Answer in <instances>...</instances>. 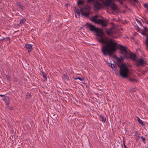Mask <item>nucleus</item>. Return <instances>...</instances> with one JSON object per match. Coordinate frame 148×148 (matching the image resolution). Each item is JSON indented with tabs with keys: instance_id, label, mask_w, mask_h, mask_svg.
<instances>
[{
	"instance_id": "19",
	"label": "nucleus",
	"mask_w": 148,
	"mask_h": 148,
	"mask_svg": "<svg viewBox=\"0 0 148 148\" xmlns=\"http://www.w3.org/2000/svg\"><path fill=\"white\" fill-rule=\"evenodd\" d=\"M116 66L115 64H110V66L113 69H115V66Z\"/></svg>"
},
{
	"instance_id": "5",
	"label": "nucleus",
	"mask_w": 148,
	"mask_h": 148,
	"mask_svg": "<svg viewBox=\"0 0 148 148\" xmlns=\"http://www.w3.org/2000/svg\"><path fill=\"white\" fill-rule=\"evenodd\" d=\"M86 26L89 28V29L90 31L95 32L97 29L93 25L88 23H86Z\"/></svg>"
},
{
	"instance_id": "36",
	"label": "nucleus",
	"mask_w": 148,
	"mask_h": 148,
	"mask_svg": "<svg viewBox=\"0 0 148 148\" xmlns=\"http://www.w3.org/2000/svg\"><path fill=\"white\" fill-rule=\"evenodd\" d=\"M119 0V2L121 4H123V3L122 2H121V1L120 0Z\"/></svg>"
},
{
	"instance_id": "12",
	"label": "nucleus",
	"mask_w": 148,
	"mask_h": 148,
	"mask_svg": "<svg viewBox=\"0 0 148 148\" xmlns=\"http://www.w3.org/2000/svg\"><path fill=\"white\" fill-rule=\"evenodd\" d=\"M97 15H95L93 17H91V21L93 22H95L96 20L97 19Z\"/></svg>"
},
{
	"instance_id": "37",
	"label": "nucleus",
	"mask_w": 148,
	"mask_h": 148,
	"mask_svg": "<svg viewBox=\"0 0 148 148\" xmlns=\"http://www.w3.org/2000/svg\"><path fill=\"white\" fill-rule=\"evenodd\" d=\"M9 40L10 42V39L9 38Z\"/></svg>"
},
{
	"instance_id": "35",
	"label": "nucleus",
	"mask_w": 148,
	"mask_h": 148,
	"mask_svg": "<svg viewBox=\"0 0 148 148\" xmlns=\"http://www.w3.org/2000/svg\"><path fill=\"white\" fill-rule=\"evenodd\" d=\"M48 21L49 22V21H51V18L49 17V18H48Z\"/></svg>"
},
{
	"instance_id": "32",
	"label": "nucleus",
	"mask_w": 148,
	"mask_h": 148,
	"mask_svg": "<svg viewBox=\"0 0 148 148\" xmlns=\"http://www.w3.org/2000/svg\"><path fill=\"white\" fill-rule=\"evenodd\" d=\"M5 39V38H2L1 39H0V41H1V40H4V39Z\"/></svg>"
},
{
	"instance_id": "11",
	"label": "nucleus",
	"mask_w": 148,
	"mask_h": 148,
	"mask_svg": "<svg viewBox=\"0 0 148 148\" xmlns=\"http://www.w3.org/2000/svg\"><path fill=\"white\" fill-rule=\"evenodd\" d=\"M102 27H105L107 25V24L105 21L102 20L100 24Z\"/></svg>"
},
{
	"instance_id": "33",
	"label": "nucleus",
	"mask_w": 148,
	"mask_h": 148,
	"mask_svg": "<svg viewBox=\"0 0 148 148\" xmlns=\"http://www.w3.org/2000/svg\"><path fill=\"white\" fill-rule=\"evenodd\" d=\"M133 1L135 2H138V0H133Z\"/></svg>"
},
{
	"instance_id": "27",
	"label": "nucleus",
	"mask_w": 148,
	"mask_h": 148,
	"mask_svg": "<svg viewBox=\"0 0 148 148\" xmlns=\"http://www.w3.org/2000/svg\"><path fill=\"white\" fill-rule=\"evenodd\" d=\"M137 22H138V23H139L140 25L141 26H142V24L141 23V22L140 21H139L138 20L137 21Z\"/></svg>"
},
{
	"instance_id": "18",
	"label": "nucleus",
	"mask_w": 148,
	"mask_h": 148,
	"mask_svg": "<svg viewBox=\"0 0 148 148\" xmlns=\"http://www.w3.org/2000/svg\"><path fill=\"white\" fill-rule=\"evenodd\" d=\"M101 20H102L100 19H97L95 23L98 24H100L101 21Z\"/></svg>"
},
{
	"instance_id": "28",
	"label": "nucleus",
	"mask_w": 148,
	"mask_h": 148,
	"mask_svg": "<svg viewBox=\"0 0 148 148\" xmlns=\"http://www.w3.org/2000/svg\"><path fill=\"white\" fill-rule=\"evenodd\" d=\"M123 145H124V148H127V146L125 144V142L124 141H123Z\"/></svg>"
},
{
	"instance_id": "14",
	"label": "nucleus",
	"mask_w": 148,
	"mask_h": 148,
	"mask_svg": "<svg viewBox=\"0 0 148 148\" xmlns=\"http://www.w3.org/2000/svg\"><path fill=\"white\" fill-rule=\"evenodd\" d=\"M3 100H4L5 103L7 104H8L9 103V98L8 97H5Z\"/></svg>"
},
{
	"instance_id": "3",
	"label": "nucleus",
	"mask_w": 148,
	"mask_h": 148,
	"mask_svg": "<svg viewBox=\"0 0 148 148\" xmlns=\"http://www.w3.org/2000/svg\"><path fill=\"white\" fill-rule=\"evenodd\" d=\"M114 0H106L103 1V4L106 7L110 8L112 10L116 11L118 10V7L114 2Z\"/></svg>"
},
{
	"instance_id": "22",
	"label": "nucleus",
	"mask_w": 148,
	"mask_h": 148,
	"mask_svg": "<svg viewBox=\"0 0 148 148\" xmlns=\"http://www.w3.org/2000/svg\"><path fill=\"white\" fill-rule=\"evenodd\" d=\"M134 136H135L134 137L136 139V140H138L139 139V136L138 134H136Z\"/></svg>"
},
{
	"instance_id": "9",
	"label": "nucleus",
	"mask_w": 148,
	"mask_h": 148,
	"mask_svg": "<svg viewBox=\"0 0 148 148\" xmlns=\"http://www.w3.org/2000/svg\"><path fill=\"white\" fill-rule=\"evenodd\" d=\"M83 9L81 8L80 9V11L81 14L82 15H84L85 16H88L90 14L89 12H85L83 11Z\"/></svg>"
},
{
	"instance_id": "21",
	"label": "nucleus",
	"mask_w": 148,
	"mask_h": 148,
	"mask_svg": "<svg viewBox=\"0 0 148 148\" xmlns=\"http://www.w3.org/2000/svg\"><path fill=\"white\" fill-rule=\"evenodd\" d=\"M42 73L43 75V78H44V79L45 81H47V76H46V74L43 72H42Z\"/></svg>"
},
{
	"instance_id": "23",
	"label": "nucleus",
	"mask_w": 148,
	"mask_h": 148,
	"mask_svg": "<svg viewBox=\"0 0 148 148\" xmlns=\"http://www.w3.org/2000/svg\"><path fill=\"white\" fill-rule=\"evenodd\" d=\"M84 3V1H83L78 0V2H77V4L78 5H82Z\"/></svg>"
},
{
	"instance_id": "4",
	"label": "nucleus",
	"mask_w": 148,
	"mask_h": 148,
	"mask_svg": "<svg viewBox=\"0 0 148 148\" xmlns=\"http://www.w3.org/2000/svg\"><path fill=\"white\" fill-rule=\"evenodd\" d=\"M120 75L123 78L127 77L128 75L129 71L127 67L125 64H122L120 67Z\"/></svg>"
},
{
	"instance_id": "30",
	"label": "nucleus",
	"mask_w": 148,
	"mask_h": 148,
	"mask_svg": "<svg viewBox=\"0 0 148 148\" xmlns=\"http://www.w3.org/2000/svg\"><path fill=\"white\" fill-rule=\"evenodd\" d=\"M88 1L89 2H90L93 1L94 0H88Z\"/></svg>"
},
{
	"instance_id": "6",
	"label": "nucleus",
	"mask_w": 148,
	"mask_h": 148,
	"mask_svg": "<svg viewBox=\"0 0 148 148\" xmlns=\"http://www.w3.org/2000/svg\"><path fill=\"white\" fill-rule=\"evenodd\" d=\"M113 27L107 30H106V32L108 35L110 36L113 34L114 32L113 30Z\"/></svg>"
},
{
	"instance_id": "10",
	"label": "nucleus",
	"mask_w": 148,
	"mask_h": 148,
	"mask_svg": "<svg viewBox=\"0 0 148 148\" xmlns=\"http://www.w3.org/2000/svg\"><path fill=\"white\" fill-rule=\"evenodd\" d=\"M137 62L141 65H143L144 63L145 62V61L144 60L142 59H140L138 60Z\"/></svg>"
},
{
	"instance_id": "16",
	"label": "nucleus",
	"mask_w": 148,
	"mask_h": 148,
	"mask_svg": "<svg viewBox=\"0 0 148 148\" xmlns=\"http://www.w3.org/2000/svg\"><path fill=\"white\" fill-rule=\"evenodd\" d=\"M137 121H138L139 123L141 124L142 126H144L145 125V124L143 123V121L140 120V118L138 117H137Z\"/></svg>"
},
{
	"instance_id": "2",
	"label": "nucleus",
	"mask_w": 148,
	"mask_h": 148,
	"mask_svg": "<svg viewBox=\"0 0 148 148\" xmlns=\"http://www.w3.org/2000/svg\"><path fill=\"white\" fill-rule=\"evenodd\" d=\"M120 50L121 51V53L124 56L123 58L127 59H131L135 61L136 56L131 52L127 47L120 45Z\"/></svg>"
},
{
	"instance_id": "13",
	"label": "nucleus",
	"mask_w": 148,
	"mask_h": 148,
	"mask_svg": "<svg viewBox=\"0 0 148 148\" xmlns=\"http://www.w3.org/2000/svg\"><path fill=\"white\" fill-rule=\"evenodd\" d=\"M25 21L26 19L25 18H22L21 19L20 21V23L18 24V26L20 24H23L25 22Z\"/></svg>"
},
{
	"instance_id": "38",
	"label": "nucleus",
	"mask_w": 148,
	"mask_h": 148,
	"mask_svg": "<svg viewBox=\"0 0 148 148\" xmlns=\"http://www.w3.org/2000/svg\"><path fill=\"white\" fill-rule=\"evenodd\" d=\"M64 75L65 76H66L64 74Z\"/></svg>"
},
{
	"instance_id": "17",
	"label": "nucleus",
	"mask_w": 148,
	"mask_h": 148,
	"mask_svg": "<svg viewBox=\"0 0 148 148\" xmlns=\"http://www.w3.org/2000/svg\"><path fill=\"white\" fill-rule=\"evenodd\" d=\"M100 119H101V121L103 122H105L106 121V118L105 117H104L102 115H100Z\"/></svg>"
},
{
	"instance_id": "15",
	"label": "nucleus",
	"mask_w": 148,
	"mask_h": 148,
	"mask_svg": "<svg viewBox=\"0 0 148 148\" xmlns=\"http://www.w3.org/2000/svg\"><path fill=\"white\" fill-rule=\"evenodd\" d=\"M75 17H77V15H78V16H79L80 15V12L79 11V10L78 9H76V10H75Z\"/></svg>"
},
{
	"instance_id": "1",
	"label": "nucleus",
	"mask_w": 148,
	"mask_h": 148,
	"mask_svg": "<svg viewBox=\"0 0 148 148\" xmlns=\"http://www.w3.org/2000/svg\"><path fill=\"white\" fill-rule=\"evenodd\" d=\"M96 33L97 40L102 43L101 49L103 54L106 55L107 54H110L116 51L117 43L112 40L108 41L107 39L103 38V30L97 28L95 32Z\"/></svg>"
},
{
	"instance_id": "8",
	"label": "nucleus",
	"mask_w": 148,
	"mask_h": 148,
	"mask_svg": "<svg viewBox=\"0 0 148 148\" xmlns=\"http://www.w3.org/2000/svg\"><path fill=\"white\" fill-rule=\"evenodd\" d=\"M25 47L27 49L29 53L32 49V46L31 44H27L25 45Z\"/></svg>"
},
{
	"instance_id": "25",
	"label": "nucleus",
	"mask_w": 148,
	"mask_h": 148,
	"mask_svg": "<svg viewBox=\"0 0 148 148\" xmlns=\"http://www.w3.org/2000/svg\"><path fill=\"white\" fill-rule=\"evenodd\" d=\"M143 6L147 9L148 10V5L147 4H144Z\"/></svg>"
},
{
	"instance_id": "34",
	"label": "nucleus",
	"mask_w": 148,
	"mask_h": 148,
	"mask_svg": "<svg viewBox=\"0 0 148 148\" xmlns=\"http://www.w3.org/2000/svg\"><path fill=\"white\" fill-rule=\"evenodd\" d=\"M4 96H5V95H0V96L1 97H3Z\"/></svg>"
},
{
	"instance_id": "31",
	"label": "nucleus",
	"mask_w": 148,
	"mask_h": 148,
	"mask_svg": "<svg viewBox=\"0 0 148 148\" xmlns=\"http://www.w3.org/2000/svg\"><path fill=\"white\" fill-rule=\"evenodd\" d=\"M65 78L66 79H68L69 77L67 76H65Z\"/></svg>"
},
{
	"instance_id": "40",
	"label": "nucleus",
	"mask_w": 148,
	"mask_h": 148,
	"mask_svg": "<svg viewBox=\"0 0 148 148\" xmlns=\"http://www.w3.org/2000/svg\"><path fill=\"white\" fill-rule=\"evenodd\" d=\"M7 76V77H8V75H7V76Z\"/></svg>"
},
{
	"instance_id": "20",
	"label": "nucleus",
	"mask_w": 148,
	"mask_h": 148,
	"mask_svg": "<svg viewBox=\"0 0 148 148\" xmlns=\"http://www.w3.org/2000/svg\"><path fill=\"white\" fill-rule=\"evenodd\" d=\"M129 79L130 81L132 82H136L137 81L134 78L130 77Z\"/></svg>"
},
{
	"instance_id": "26",
	"label": "nucleus",
	"mask_w": 148,
	"mask_h": 148,
	"mask_svg": "<svg viewBox=\"0 0 148 148\" xmlns=\"http://www.w3.org/2000/svg\"><path fill=\"white\" fill-rule=\"evenodd\" d=\"M141 138L142 139V141L143 142H145V138L143 137V136H142L141 137Z\"/></svg>"
},
{
	"instance_id": "39",
	"label": "nucleus",
	"mask_w": 148,
	"mask_h": 148,
	"mask_svg": "<svg viewBox=\"0 0 148 148\" xmlns=\"http://www.w3.org/2000/svg\"><path fill=\"white\" fill-rule=\"evenodd\" d=\"M110 63H109V65L110 66Z\"/></svg>"
},
{
	"instance_id": "29",
	"label": "nucleus",
	"mask_w": 148,
	"mask_h": 148,
	"mask_svg": "<svg viewBox=\"0 0 148 148\" xmlns=\"http://www.w3.org/2000/svg\"><path fill=\"white\" fill-rule=\"evenodd\" d=\"M26 96L27 97L30 96V94L29 93H28L27 94Z\"/></svg>"
},
{
	"instance_id": "7",
	"label": "nucleus",
	"mask_w": 148,
	"mask_h": 148,
	"mask_svg": "<svg viewBox=\"0 0 148 148\" xmlns=\"http://www.w3.org/2000/svg\"><path fill=\"white\" fill-rule=\"evenodd\" d=\"M94 7L97 9H99L101 8L100 4L97 1H96L94 4Z\"/></svg>"
},
{
	"instance_id": "24",
	"label": "nucleus",
	"mask_w": 148,
	"mask_h": 148,
	"mask_svg": "<svg viewBox=\"0 0 148 148\" xmlns=\"http://www.w3.org/2000/svg\"><path fill=\"white\" fill-rule=\"evenodd\" d=\"M75 79H79V80H80L81 81H82L84 80V79L83 78H82L81 77H77L75 78Z\"/></svg>"
}]
</instances>
